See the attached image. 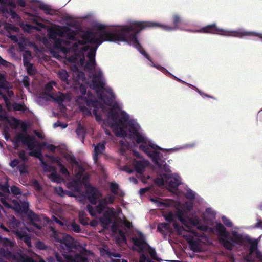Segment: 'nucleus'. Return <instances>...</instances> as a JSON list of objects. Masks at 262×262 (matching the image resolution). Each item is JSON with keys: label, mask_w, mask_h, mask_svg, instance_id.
<instances>
[{"label": "nucleus", "mask_w": 262, "mask_h": 262, "mask_svg": "<svg viewBox=\"0 0 262 262\" xmlns=\"http://www.w3.org/2000/svg\"><path fill=\"white\" fill-rule=\"evenodd\" d=\"M31 210L29 209V203L27 202H23L21 204L20 212L24 213L28 215L29 212Z\"/></svg>", "instance_id": "nucleus-43"}, {"label": "nucleus", "mask_w": 262, "mask_h": 262, "mask_svg": "<svg viewBox=\"0 0 262 262\" xmlns=\"http://www.w3.org/2000/svg\"><path fill=\"white\" fill-rule=\"evenodd\" d=\"M173 226L175 230L177 231L178 234L179 235H181L183 234V232L186 231L185 228L183 226H181L177 222H174L173 224Z\"/></svg>", "instance_id": "nucleus-42"}, {"label": "nucleus", "mask_w": 262, "mask_h": 262, "mask_svg": "<svg viewBox=\"0 0 262 262\" xmlns=\"http://www.w3.org/2000/svg\"><path fill=\"white\" fill-rule=\"evenodd\" d=\"M105 144L100 142L95 146L94 152L96 153V155L102 154L105 150Z\"/></svg>", "instance_id": "nucleus-33"}, {"label": "nucleus", "mask_w": 262, "mask_h": 262, "mask_svg": "<svg viewBox=\"0 0 262 262\" xmlns=\"http://www.w3.org/2000/svg\"><path fill=\"white\" fill-rule=\"evenodd\" d=\"M133 134L134 135L137 143H147V139L143 137L135 128L133 129Z\"/></svg>", "instance_id": "nucleus-21"}, {"label": "nucleus", "mask_w": 262, "mask_h": 262, "mask_svg": "<svg viewBox=\"0 0 262 262\" xmlns=\"http://www.w3.org/2000/svg\"><path fill=\"white\" fill-rule=\"evenodd\" d=\"M54 43L53 47L54 48L57 49H61L62 46V43H64L67 45L68 43H69L68 41H64L61 38H57V39L54 40Z\"/></svg>", "instance_id": "nucleus-34"}, {"label": "nucleus", "mask_w": 262, "mask_h": 262, "mask_svg": "<svg viewBox=\"0 0 262 262\" xmlns=\"http://www.w3.org/2000/svg\"><path fill=\"white\" fill-rule=\"evenodd\" d=\"M223 224L228 227H232L233 224L230 219L226 216L223 215L221 217Z\"/></svg>", "instance_id": "nucleus-46"}, {"label": "nucleus", "mask_w": 262, "mask_h": 262, "mask_svg": "<svg viewBox=\"0 0 262 262\" xmlns=\"http://www.w3.org/2000/svg\"><path fill=\"white\" fill-rule=\"evenodd\" d=\"M11 192L14 195L21 194L22 192L21 189L18 187L13 185L10 187Z\"/></svg>", "instance_id": "nucleus-49"}, {"label": "nucleus", "mask_w": 262, "mask_h": 262, "mask_svg": "<svg viewBox=\"0 0 262 262\" xmlns=\"http://www.w3.org/2000/svg\"><path fill=\"white\" fill-rule=\"evenodd\" d=\"M20 238L25 243L28 247H32L31 237L28 234L26 233L23 234Z\"/></svg>", "instance_id": "nucleus-38"}, {"label": "nucleus", "mask_w": 262, "mask_h": 262, "mask_svg": "<svg viewBox=\"0 0 262 262\" xmlns=\"http://www.w3.org/2000/svg\"><path fill=\"white\" fill-rule=\"evenodd\" d=\"M23 64L26 65L27 64L30 63V60L31 58V53L30 51L27 50L25 52L23 56Z\"/></svg>", "instance_id": "nucleus-39"}, {"label": "nucleus", "mask_w": 262, "mask_h": 262, "mask_svg": "<svg viewBox=\"0 0 262 262\" xmlns=\"http://www.w3.org/2000/svg\"><path fill=\"white\" fill-rule=\"evenodd\" d=\"M86 209H87V211L89 212V213L92 216H95L96 212L94 210L93 207L91 205H90V204L87 205Z\"/></svg>", "instance_id": "nucleus-60"}, {"label": "nucleus", "mask_w": 262, "mask_h": 262, "mask_svg": "<svg viewBox=\"0 0 262 262\" xmlns=\"http://www.w3.org/2000/svg\"><path fill=\"white\" fill-rule=\"evenodd\" d=\"M8 260L15 261L16 262H35L34 260L28 256H24L19 253H12L7 249L6 257Z\"/></svg>", "instance_id": "nucleus-9"}, {"label": "nucleus", "mask_w": 262, "mask_h": 262, "mask_svg": "<svg viewBox=\"0 0 262 262\" xmlns=\"http://www.w3.org/2000/svg\"><path fill=\"white\" fill-rule=\"evenodd\" d=\"M131 239L134 245L138 247V251L139 253H143L145 246H147V245H148L146 242L145 237L141 232L139 233L138 237H132Z\"/></svg>", "instance_id": "nucleus-10"}, {"label": "nucleus", "mask_w": 262, "mask_h": 262, "mask_svg": "<svg viewBox=\"0 0 262 262\" xmlns=\"http://www.w3.org/2000/svg\"><path fill=\"white\" fill-rule=\"evenodd\" d=\"M181 184L179 178H174L168 183V187L173 189H177L179 186Z\"/></svg>", "instance_id": "nucleus-29"}, {"label": "nucleus", "mask_w": 262, "mask_h": 262, "mask_svg": "<svg viewBox=\"0 0 262 262\" xmlns=\"http://www.w3.org/2000/svg\"><path fill=\"white\" fill-rule=\"evenodd\" d=\"M71 227L73 231L76 233H79L81 232L80 226L75 222H73L71 224Z\"/></svg>", "instance_id": "nucleus-57"}, {"label": "nucleus", "mask_w": 262, "mask_h": 262, "mask_svg": "<svg viewBox=\"0 0 262 262\" xmlns=\"http://www.w3.org/2000/svg\"><path fill=\"white\" fill-rule=\"evenodd\" d=\"M64 32L67 33V36L69 40H76V35L77 33L76 31L71 30L68 28L64 27Z\"/></svg>", "instance_id": "nucleus-28"}, {"label": "nucleus", "mask_w": 262, "mask_h": 262, "mask_svg": "<svg viewBox=\"0 0 262 262\" xmlns=\"http://www.w3.org/2000/svg\"><path fill=\"white\" fill-rule=\"evenodd\" d=\"M50 97L55 101L57 102L59 104H62L65 100V95L60 92H58L55 97H53L51 95Z\"/></svg>", "instance_id": "nucleus-27"}, {"label": "nucleus", "mask_w": 262, "mask_h": 262, "mask_svg": "<svg viewBox=\"0 0 262 262\" xmlns=\"http://www.w3.org/2000/svg\"><path fill=\"white\" fill-rule=\"evenodd\" d=\"M111 191L115 195H118V190L119 189V185L115 182L110 183Z\"/></svg>", "instance_id": "nucleus-47"}, {"label": "nucleus", "mask_w": 262, "mask_h": 262, "mask_svg": "<svg viewBox=\"0 0 262 262\" xmlns=\"http://www.w3.org/2000/svg\"><path fill=\"white\" fill-rule=\"evenodd\" d=\"M185 196L187 199L193 200L195 198V193L192 190L189 189L187 190Z\"/></svg>", "instance_id": "nucleus-52"}, {"label": "nucleus", "mask_w": 262, "mask_h": 262, "mask_svg": "<svg viewBox=\"0 0 262 262\" xmlns=\"http://www.w3.org/2000/svg\"><path fill=\"white\" fill-rule=\"evenodd\" d=\"M238 229L237 227L232 229L231 236L226 228L221 224L217 226L219 240L223 246L227 250H231L237 245L242 246L248 243L249 245V252L245 260L247 262H254L255 260L262 262V251L257 248V240L250 238L246 234L239 233L237 231Z\"/></svg>", "instance_id": "nucleus-2"}, {"label": "nucleus", "mask_w": 262, "mask_h": 262, "mask_svg": "<svg viewBox=\"0 0 262 262\" xmlns=\"http://www.w3.org/2000/svg\"><path fill=\"white\" fill-rule=\"evenodd\" d=\"M9 187V185L7 182L5 183L4 184H0V189L1 191L7 194V196H10Z\"/></svg>", "instance_id": "nucleus-40"}, {"label": "nucleus", "mask_w": 262, "mask_h": 262, "mask_svg": "<svg viewBox=\"0 0 262 262\" xmlns=\"http://www.w3.org/2000/svg\"><path fill=\"white\" fill-rule=\"evenodd\" d=\"M17 168L20 174H27L28 173L27 170V166L25 163L20 164L19 165H18Z\"/></svg>", "instance_id": "nucleus-45"}, {"label": "nucleus", "mask_w": 262, "mask_h": 262, "mask_svg": "<svg viewBox=\"0 0 262 262\" xmlns=\"http://www.w3.org/2000/svg\"><path fill=\"white\" fill-rule=\"evenodd\" d=\"M147 247L148 248V252L151 258L154 260H158L155 250L152 248L149 245H147Z\"/></svg>", "instance_id": "nucleus-53"}, {"label": "nucleus", "mask_w": 262, "mask_h": 262, "mask_svg": "<svg viewBox=\"0 0 262 262\" xmlns=\"http://www.w3.org/2000/svg\"><path fill=\"white\" fill-rule=\"evenodd\" d=\"M58 33L56 29H50L49 31V37L53 40L57 38Z\"/></svg>", "instance_id": "nucleus-50"}, {"label": "nucleus", "mask_w": 262, "mask_h": 262, "mask_svg": "<svg viewBox=\"0 0 262 262\" xmlns=\"http://www.w3.org/2000/svg\"><path fill=\"white\" fill-rule=\"evenodd\" d=\"M113 210L114 209L112 208L110 211H106L104 212L102 217L100 220L102 224L107 226L112 223V218L114 213Z\"/></svg>", "instance_id": "nucleus-17"}, {"label": "nucleus", "mask_w": 262, "mask_h": 262, "mask_svg": "<svg viewBox=\"0 0 262 262\" xmlns=\"http://www.w3.org/2000/svg\"><path fill=\"white\" fill-rule=\"evenodd\" d=\"M12 203L14 205L13 207V209L17 212H20L21 205H20L19 203L16 200H13Z\"/></svg>", "instance_id": "nucleus-55"}, {"label": "nucleus", "mask_w": 262, "mask_h": 262, "mask_svg": "<svg viewBox=\"0 0 262 262\" xmlns=\"http://www.w3.org/2000/svg\"><path fill=\"white\" fill-rule=\"evenodd\" d=\"M19 158L24 161L27 162L28 161V157L26 156L25 152L24 150H21L18 153Z\"/></svg>", "instance_id": "nucleus-58"}, {"label": "nucleus", "mask_w": 262, "mask_h": 262, "mask_svg": "<svg viewBox=\"0 0 262 262\" xmlns=\"http://www.w3.org/2000/svg\"><path fill=\"white\" fill-rule=\"evenodd\" d=\"M87 94L89 98H85V103L87 106L94 107L93 113L94 115L96 120L100 121L101 120V115L97 113V111L99 108H102L103 105L97 99L90 98V97H93V94L90 92L89 91Z\"/></svg>", "instance_id": "nucleus-7"}, {"label": "nucleus", "mask_w": 262, "mask_h": 262, "mask_svg": "<svg viewBox=\"0 0 262 262\" xmlns=\"http://www.w3.org/2000/svg\"><path fill=\"white\" fill-rule=\"evenodd\" d=\"M39 147L40 148L39 149H36L35 150L33 149V150H31V151L29 152V155L39 159L41 161V165L44 169H48L49 171H53V172L51 174V176L54 179L53 181L58 182V180L61 179L60 176L56 173L54 167L48 165L43 161L42 157L41 149L40 148L41 147Z\"/></svg>", "instance_id": "nucleus-6"}, {"label": "nucleus", "mask_w": 262, "mask_h": 262, "mask_svg": "<svg viewBox=\"0 0 262 262\" xmlns=\"http://www.w3.org/2000/svg\"><path fill=\"white\" fill-rule=\"evenodd\" d=\"M64 158L70 164H74L77 165L78 164V162L77 161L75 156L71 154L66 153L64 155Z\"/></svg>", "instance_id": "nucleus-32"}, {"label": "nucleus", "mask_w": 262, "mask_h": 262, "mask_svg": "<svg viewBox=\"0 0 262 262\" xmlns=\"http://www.w3.org/2000/svg\"><path fill=\"white\" fill-rule=\"evenodd\" d=\"M2 11L4 12H6L9 14L11 15V18L13 19L18 18L19 17L18 15L13 9H8L7 7H3Z\"/></svg>", "instance_id": "nucleus-36"}, {"label": "nucleus", "mask_w": 262, "mask_h": 262, "mask_svg": "<svg viewBox=\"0 0 262 262\" xmlns=\"http://www.w3.org/2000/svg\"><path fill=\"white\" fill-rule=\"evenodd\" d=\"M118 107V104L115 103L113 108H110L107 113V117L110 119L109 124L111 128L114 127H117L119 125L117 121L118 118L119 117V114L115 108Z\"/></svg>", "instance_id": "nucleus-11"}, {"label": "nucleus", "mask_w": 262, "mask_h": 262, "mask_svg": "<svg viewBox=\"0 0 262 262\" xmlns=\"http://www.w3.org/2000/svg\"><path fill=\"white\" fill-rule=\"evenodd\" d=\"M96 67L95 60H90L86 62L84 66V69L89 71L94 70Z\"/></svg>", "instance_id": "nucleus-41"}, {"label": "nucleus", "mask_w": 262, "mask_h": 262, "mask_svg": "<svg viewBox=\"0 0 262 262\" xmlns=\"http://www.w3.org/2000/svg\"><path fill=\"white\" fill-rule=\"evenodd\" d=\"M80 111L85 115L91 116V111L85 106H81L80 107Z\"/></svg>", "instance_id": "nucleus-61"}, {"label": "nucleus", "mask_w": 262, "mask_h": 262, "mask_svg": "<svg viewBox=\"0 0 262 262\" xmlns=\"http://www.w3.org/2000/svg\"><path fill=\"white\" fill-rule=\"evenodd\" d=\"M23 83L25 87H29L30 85V78L28 76L23 77Z\"/></svg>", "instance_id": "nucleus-64"}, {"label": "nucleus", "mask_w": 262, "mask_h": 262, "mask_svg": "<svg viewBox=\"0 0 262 262\" xmlns=\"http://www.w3.org/2000/svg\"><path fill=\"white\" fill-rule=\"evenodd\" d=\"M41 146H46V148L52 152H54L56 149V147L53 144H47L46 142L43 143L41 144Z\"/></svg>", "instance_id": "nucleus-54"}, {"label": "nucleus", "mask_w": 262, "mask_h": 262, "mask_svg": "<svg viewBox=\"0 0 262 262\" xmlns=\"http://www.w3.org/2000/svg\"><path fill=\"white\" fill-rule=\"evenodd\" d=\"M128 120V115L124 111H122L121 112V116L118 120L119 125L124 126L125 123Z\"/></svg>", "instance_id": "nucleus-31"}, {"label": "nucleus", "mask_w": 262, "mask_h": 262, "mask_svg": "<svg viewBox=\"0 0 262 262\" xmlns=\"http://www.w3.org/2000/svg\"><path fill=\"white\" fill-rule=\"evenodd\" d=\"M196 32L203 33H213V24L205 26L200 30H197Z\"/></svg>", "instance_id": "nucleus-37"}, {"label": "nucleus", "mask_w": 262, "mask_h": 262, "mask_svg": "<svg viewBox=\"0 0 262 262\" xmlns=\"http://www.w3.org/2000/svg\"><path fill=\"white\" fill-rule=\"evenodd\" d=\"M150 148L153 149H158L164 152L173 151L172 149H163L158 145L154 144L151 143H149L148 145L141 144L139 146V149L146 154L147 156L151 159L154 164L157 166L159 167H161V165L162 164V163L159 162V160H161V156H162V154L157 151H151Z\"/></svg>", "instance_id": "nucleus-3"}, {"label": "nucleus", "mask_w": 262, "mask_h": 262, "mask_svg": "<svg viewBox=\"0 0 262 262\" xmlns=\"http://www.w3.org/2000/svg\"><path fill=\"white\" fill-rule=\"evenodd\" d=\"M159 26V25L155 22L135 21L130 25L123 26L121 29L115 31L108 32L106 30L107 26L99 25L96 26V28L100 31V38L95 37L94 33L92 32H88L84 36L86 39L92 38V42H98V44L102 43L103 41L116 42L118 41H126L132 43L141 54L151 62L153 67L163 72L168 73V71L164 67L156 66L153 63L151 57L146 52L137 39L138 34L142 30Z\"/></svg>", "instance_id": "nucleus-1"}, {"label": "nucleus", "mask_w": 262, "mask_h": 262, "mask_svg": "<svg viewBox=\"0 0 262 262\" xmlns=\"http://www.w3.org/2000/svg\"><path fill=\"white\" fill-rule=\"evenodd\" d=\"M147 161H136L134 164V167L137 172L142 174L147 165Z\"/></svg>", "instance_id": "nucleus-18"}, {"label": "nucleus", "mask_w": 262, "mask_h": 262, "mask_svg": "<svg viewBox=\"0 0 262 262\" xmlns=\"http://www.w3.org/2000/svg\"><path fill=\"white\" fill-rule=\"evenodd\" d=\"M104 198L106 199L107 204H112L115 201V197L111 194H108L107 196Z\"/></svg>", "instance_id": "nucleus-62"}, {"label": "nucleus", "mask_w": 262, "mask_h": 262, "mask_svg": "<svg viewBox=\"0 0 262 262\" xmlns=\"http://www.w3.org/2000/svg\"><path fill=\"white\" fill-rule=\"evenodd\" d=\"M76 133L78 138L81 140L82 143H84L85 136V128L81 124H79L76 130Z\"/></svg>", "instance_id": "nucleus-22"}, {"label": "nucleus", "mask_w": 262, "mask_h": 262, "mask_svg": "<svg viewBox=\"0 0 262 262\" xmlns=\"http://www.w3.org/2000/svg\"><path fill=\"white\" fill-rule=\"evenodd\" d=\"M157 230L159 232L163 233L164 232H171L170 225L167 223H161L158 224Z\"/></svg>", "instance_id": "nucleus-24"}, {"label": "nucleus", "mask_w": 262, "mask_h": 262, "mask_svg": "<svg viewBox=\"0 0 262 262\" xmlns=\"http://www.w3.org/2000/svg\"><path fill=\"white\" fill-rule=\"evenodd\" d=\"M38 8L43 11L44 13L47 15H53L55 13V11L52 9L49 5L47 4H40Z\"/></svg>", "instance_id": "nucleus-23"}, {"label": "nucleus", "mask_w": 262, "mask_h": 262, "mask_svg": "<svg viewBox=\"0 0 262 262\" xmlns=\"http://www.w3.org/2000/svg\"><path fill=\"white\" fill-rule=\"evenodd\" d=\"M55 191L58 195L60 196H64L65 190H63L62 187L59 186L58 187H55Z\"/></svg>", "instance_id": "nucleus-59"}, {"label": "nucleus", "mask_w": 262, "mask_h": 262, "mask_svg": "<svg viewBox=\"0 0 262 262\" xmlns=\"http://www.w3.org/2000/svg\"><path fill=\"white\" fill-rule=\"evenodd\" d=\"M73 241L74 239L69 235H63L61 239L58 240L62 248L68 251H71L75 247Z\"/></svg>", "instance_id": "nucleus-14"}, {"label": "nucleus", "mask_w": 262, "mask_h": 262, "mask_svg": "<svg viewBox=\"0 0 262 262\" xmlns=\"http://www.w3.org/2000/svg\"><path fill=\"white\" fill-rule=\"evenodd\" d=\"M181 19L180 17L178 15L175 14L172 16V22L173 26L171 27L166 25H162L158 23L159 26L157 27L161 28L164 30L168 31L175 30L179 28V25L181 23ZM156 27H155L154 28Z\"/></svg>", "instance_id": "nucleus-16"}, {"label": "nucleus", "mask_w": 262, "mask_h": 262, "mask_svg": "<svg viewBox=\"0 0 262 262\" xmlns=\"http://www.w3.org/2000/svg\"><path fill=\"white\" fill-rule=\"evenodd\" d=\"M30 223L37 229H40L42 228L41 225V219L39 216L32 210H30L27 215Z\"/></svg>", "instance_id": "nucleus-15"}, {"label": "nucleus", "mask_w": 262, "mask_h": 262, "mask_svg": "<svg viewBox=\"0 0 262 262\" xmlns=\"http://www.w3.org/2000/svg\"><path fill=\"white\" fill-rule=\"evenodd\" d=\"M22 142L27 145L30 150H33L36 146L41 147V144L36 141L35 137L27 134L19 133L15 136L13 143L15 146H18Z\"/></svg>", "instance_id": "nucleus-4"}, {"label": "nucleus", "mask_w": 262, "mask_h": 262, "mask_svg": "<svg viewBox=\"0 0 262 262\" xmlns=\"http://www.w3.org/2000/svg\"><path fill=\"white\" fill-rule=\"evenodd\" d=\"M102 74L101 72L93 74L92 80V84L90 85V87L94 90L103 89L105 83L102 80Z\"/></svg>", "instance_id": "nucleus-12"}, {"label": "nucleus", "mask_w": 262, "mask_h": 262, "mask_svg": "<svg viewBox=\"0 0 262 262\" xmlns=\"http://www.w3.org/2000/svg\"><path fill=\"white\" fill-rule=\"evenodd\" d=\"M163 158V155L162 154V156H161V160H159V162L162 163V164L161 165V167H158L160 170L165 172L170 173L171 172L170 166L165 163V160L162 159Z\"/></svg>", "instance_id": "nucleus-30"}, {"label": "nucleus", "mask_w": 262, "mask_h": 262, "mask_svg": "<svg viewBox=\"0 0 262 262\" xmlns=\"http://www.w3.org/2000/svg\"><path fill=\"white\" fill-rule=\"evenodd\" d=\"M4 118L13 129L17 128L20 125V121L14 117H12L11 119H9L8 117L5 116Z\"/></svg>", "instance_id": "nucleus-20"}, {"label": "nucleus", "mask_w": 262, "mask_h": 262, "mask_svg": "<svg viewBox=\"0 0 262 262\" xmlns=\"http://www.w3.org/2000/svg\"><path fill=\"white\" fill-rule=\"evenodd\" d=\"M10 88V83L7 81L6 77L4 74H0V90H8Z\"/></svg>", "instance_id": "nucleus-25"}, {"label": "nucleus", "mask_w": 262, "mask_h": 262, "mask_svg": "<svg viewBox=\"0 0 262 262\" xmlns=\"http://www.w3.org/2000/svg\"><path fill=\"white\" fill-rule=\"evenodd\" d=\"M19 163H20V161H19V160L18 159H14L12 161H11V162L10 163V166L12 168H15L16 166L18 167V165H19Z\"/></svg>", "instance_id": "nucleus-63"}, {"label": "nucleus", "mask_w": 262, "mask_h": 262, "mask_svg": "<svg viewBox=\"0 0 262 262\" xmlns=\"http://www.w3.org/2000/svg\"><path fill=\"white\" fill-rule=\"evenodd\" d=\"M103 25L104 26H106L104 24H95L94 26V28L95 30V31H86L85 32H84L83 34L82 35V38L86 42L88 43H96L97 45L95 47H91L89 49V51L88 52V54H87V57L88 58L90 59V60H95V55H96V50L98 48V46H99L100 45H101V43H100V44H98V42H92V38H89V39H86L85 37V34L88 33V32H92L93 33H94V36H95V37H96V38H99L100 37V31H99L98 30H97V29L96 28V26L97 25Z\"/></svg>", "instance_id": "nucleus-5"}, {"label": "nucleus", "mask_w": 262, "mask_h": 262, "mask_svg": "<svg viewBox=\"0 0 262 262\" xmlns=\"http://www.w3.org/2000/svg\"><path fill=\"white\" fill-rule=\"evenodd\" d=\"M183 236L187 241L191 250L195 252L200 251L201 247L199 239H194L193 236L190 234H184Z\"/></svg>", "instance_id": "nucleus-13"}, {"label": "nucleus", "mask_w": 262, "mask_h": 262, "mask_svg": "<svg viewBox=\"0 0 262 262\" xmlns=\"http://www.w3.org/2000/svg\"><path fill=\"white\" fill-rule=\"evenodd\" d=\"M13 107L14 111L21 112H25L27 109L26 105L24 103L21 104L15 103L14 104Z\"/></svg>", "instance_id": "nucleus-44"}, {"label": "nucleus", "mask_w": 262, "mask_h": 262, "mask_svg": "<svg viewBox=\"0 0 262 262\" xmlns=\"http://www.w3.org/2000/svg\"><path fill=\"white\" fill-rule=\"evenodd\" d=\"M10 196H7V194L0 191V201L7 208H12L11 205L8 203L6 200H9L10 199Z\"/></svg>", "instance_id": "nucleus-26"}, {"label": "nucleus", "mask_w": 262, "mask_h": 262, "mask_svg": "<svg viewBox=\"0 0 262 262\" xmlns=\"http://www.w3.org/2000/svg\"><path fill=\"white\" fill-rule=\"evenodd\" d=\"M124 126L119 125L117 127L112 128L115 135L117 137L125 138L127 136V133L124 129Z\"/></svg>", "instance_id": "nucleus-19"}, {"label": "nucleus", "mask_w": 262, "mask_h": 262, "mask_svg": "<svg viewBox=\"0 0 262 262\" xmlns=\"http://www.w3.org/2000/svg\"><path fill=\"white\" fill-rule=\"evenodd\" d=\"M59 77L62 81H67L68 79V74L66 71H62L59 72Z\"/></svg>", "instance_id": "nucleus-51"}, {"label": "nucleus", "mask_w": 262, "mask_h": 262, "mask_svg": "<svg viewBox=\"0 0 262 262\" xmlns=\"http://www.w3.org/2000/svg\"><path fill=\"white\" fill-rule=\"evenodd\" d=\"M85 192L88 199L93 205H96L102 194L94 187L89 185L86 186Z\"/></svg>", "instance_id": "nucleus-8"}, {"label": "nucleus", "mask_w": 262, "mask_h": 262, "mask_svg": "<svg viewBox=\"0 0 262 262\" xmlns=\"http://www.w3.org/2000/svg\"><path fill=\"white\" fill-rule=\"evenodd\" d=\"M2 244L4 247L12 248L14 246L13 243L10 239L6 237L3 239Z\"/></svg>", "instance_id": "nucleus-48"}, {"label": "nucleus", "mask_w": 262, "mask_h": 262, "mask_svg": "<svg viewBox=\"0 0 262 262\" xmlns=\"http://www.w3.org/2000/svg\"><path fill=\"white\" fill-rule=\"evenodd\" d=\"M24 66L26 68L27 72L29 75L33 76L35 74L36 70L32 63H29Z\"/></svg>", "instance_id": "nucleus-35"}, {"label": "nucleus", "mask_w": 262, "mask_h": 262, "mask_svg": "<svg viewBox=\"0 0 262 262\" xmlns=\"http://www.w3.org/2000/svg\"><path fill=\"white\" fill-rule=\"evenodd\" d=\"M32 186L34 188V189L37 191H40L42 190V187L40 185L39 182L36 180H34L32 184Z\"/></svg>", "instance_id": "nucleus-56"}]
</instances>
